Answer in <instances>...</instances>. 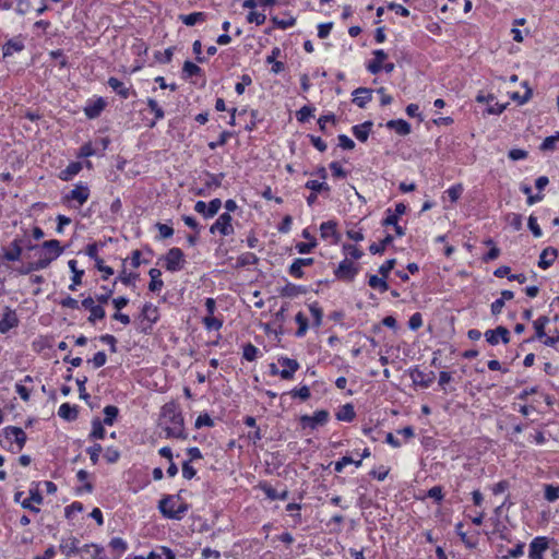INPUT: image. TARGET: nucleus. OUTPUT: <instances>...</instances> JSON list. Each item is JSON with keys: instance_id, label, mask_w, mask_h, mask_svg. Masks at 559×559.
<instances>
[{"instance_id": "obj_1", "label": "nucleus", "mask_w": 559, "mask_h": 559, "mask_svg": "<svg viewBox=\"0 0 559 559\" xmlns=\"http://www.w3.org/2000/svg\"><path fill=\"white\" fill-rule=\"evenodd\" d=\"M160 416L166 418L171 426L165 428L166 438L186 440L188 433L185 428V418L175 401L164 404L160 408Z\"/></svg>"}, {"instance_id": "obj_2", "label": "nucleus", "mask_w": 559, "mask_h": 559, "mask_svg": "<svg viewBox=\"0 0 559 559\" xmlns=\"http://www.w3.org/2000/svg\"><path fill=\"white\" fill-rule=\"evenodd\" d=\"M27 441V436L21 427L7 426L0 435V445L12 452L21 451Z\"/></svg>"}, {"instance_id": "obj_3", "label": "nucleus", "mask_w": 559, "mask_h": 559, "mask_svg": "<svg viewBox=\"0 0 559 559\" xmlns=\"http://www.w3.org/2000/svg\"><path fill=\"white\" fill-rule=\"evenodd\" d=\"M157 508L165 519L180 521L183 514L189 510L190 504L181 502L177 509H175L174 497H162Z\"/></svg>"}, {"instance_id": "obj_4", "label": "nucleus", "mask_w": 559, "mask_h": 559, "mask_svg": "<svg viewBox=\"0 0 559 559\" xmlns=\"http://www.w3.org/2000/svg\"><path fill=\"white\" fill-rule=\"evenodd\" d=\"M330 419V413L326 409H318L312 415H301L299 417V424L302 429L309 428L316 430L328 424Z\"/></svg>"}, {"instance_id": "obj_5", "label": "nucleus", "mask_w": 559, "mask_h": 559, "mask_svg": "<svg viewBox=\"0 0 559 559\" xmlns=\"http://www.w3.org/2000/svg\"><path fill=\"white\" fill-rule=\"evenodd\" d=\"M165 260V269L169 272H178L183 269L185 254L180 248L174 247L168 250Z\"/></svg>"}, {"instance_id": "obj_6", "label": "nucleus", "mask_w": 559, "mask_h": 559, "mask_svg": "<svg viewBox=\"0 0 559 559\" xmlns=\"http://www.w3.org/2000/svg\"><path fill=\"white\" fill-rule=\"evenodd\" d=\"M358 271L359 269L355 266L354 263L348 258H345L343 261L340 262L338 266L334 270V275L336 276V278L341 281L352 282L354 281Z\"/></svg>"}, {"instance_id": "obj_7", "label": "nucleus", "mask_w": 559, "mask_h": 559, "mask_svg": "<svg viewBox=\"0 0 559 559\" xmlns=\"http://www.w3.org/2000/svg\"><path fill=\"white\" fill-rule=\"evenodd\" d=\"M549 543L550 538L547 536L533 538L528 546L530 559H544V554L549 548Z\"/></svg>"}, {"instance_id": "obj_8", "label": "nucleus", "mask_w": 559, "mask_h": 559, "mask_svg": "<svg viewBox=\"0 0 559 559\" xmlns=\"http://www.w3.org/2000/svg\"><path fill=\"white\" fill-rule=\"evenodd\" d=\"M231 221L233 218L229 213L221 214L215 223L210 227V233L213 235L219 233L222 236H229L234 234Z\"/></svg>"}, {"instance_id": "obj_9", "label": "nucleus", "mask_w": 559, "mask_h": 559, "mask_svg": "<svg viewBox=\"0 0 559 559\" xmlns=\"http://www.w3.org/2000/svg\"><path fill=\"white\" fill-rule=\"evenodd\" d=\"M90 198V189L86 183L79 182L69 193L63 197V202L76 201L79 206L83 205Z\"/></svg>"}, {"instance_id": "obj_10", "label": "nucleus", "mask_w": 559, "mask_h": 559, "mask_svg": "<svg viewBox=\"0 0 559 559\" xmlns=\"http://www.w3.org/2000/svg\"><path fill=\"white\" fill-rule=\"evenodd\" d=\"M277 364L282 366L280 377L283 380H290L295 372L299 369V362L296 359L280 357Z\"/></svg>"}, {"instance_id": "obj_11", "label": "nucleus", "mask_w": 559, "mask_h": 559, "mask_svg": "<svg viewBox=\"0 0 559 559\" xmlns=\"http://www.w3.org/2000/svg\"><path fill=\"white\" fill-rule=\"evenodd\" d=\"M509 335H510V333H509L508 329L504 326H501V325L495 330H488L485 333L486 341L491 346H496L499 343V338L502 340L503 344H508Z\"/></svg>"}, {"instance_id": "obj_12", "label": "nucleus", "mask_w": 559, "mask_h": 559, "mask_svg": "<svg viewBox=\"0 0 559 559\" xmlns=\"http://www.w3.org/2000/svg\"><path fill=\"white\" fill-rule=\"evenodd\" d=\"M411 378L415 385L421 388H429L435 381V373L432 371L426 373L418 368H415L411 371Z\"/></svg>"}, {"instance_id": "obj_13", "label": "nucleus", "mask_w": 559, "mask_h": 559, "mask_svg": "<svg viewBox=\"0 0 559 559\" xmlns=\"http://www.w3.org/2000/svg\"><path fill=\"white\" fill-rule=\"evenodd\" d=\"M82 307L91 312L88 321L95 322L96 320H102L105 318V310L100 305H95V301L92 297H87L82 300Z\"/></svg>"}, {"instance_id": "obj_14", "label": "nucleus", "mask_w": 559, "mask_h": 559, "mask_svg": "<svg viewBox=\"0 0 559 559\" xmlns=\"http://www.w3.org/2000/svg\"><path fill=\"white\" fill-rule=\"evenodd\" d=\"M557 257H558V250L556 248H554V247L545 248L539 254L538 266L543 270L549 269L554 264Z\"/></svg>"}, {"instance_id": "obj_15", "label": "nucleus", "mask_w": 559, "mask_h": 559, "mask_svg": "<svg viewBox=\"0 0 559 559\" xmlns=\"http://www.w3.org/2000/svg\"><path fill=\"white\" fill-rule=\"evenodd\" d=\"M455 533L457 534V536L461 538V540L463 542V544L465 545L466 548L468 549H475L478 545V538L477 536L479 535V532H475L474 535H471L468 536L464 531H463V523L460 522L455 525Z\"/></svg>"}, {"instance_id": "obj_16", "label": "nucleus", "mask_w": 559, "mask_h": 559, "mask_svg": "<svg viewBox=\"0 0 559 559\" xmlns=\"http://www.w3.org/2000/svg\"><path fill=\"white\" fill-rule=\"evenodd\" d=\"M24 242V239L15 238L11 245L10 249L4 251L3 259L10 262L19 261L22 254V243Z\"/></svg>"}, {"instance_id": "obj_17", "label": "nucleus", "mask_w": 559, "mask_h": 559, "mask_svg": "<svg viewBox=\"0 0 559 559\" xmlns=\"http://www.w3.org/2000/svg\"><path fill=\"white\" fill-rule=\"evenodd\" d=\"M108 86L118 94L121 98L127 99L131 95V87L126 86L119 79L111 76L107 82Z\"/></svg>"}, {"instance_id": "obj_18", "label": "nucleus", "mask_w": 559, "mask_h": 559, "mask_svg": "<svg viewBox=\"0 0 559 559\" xmlns=\"http://www.w3.org/2000/svg\"><path fill=\"white\" fill-rule=\"evenodd\" d=\"M41 247L47 251V255L44 258L51 259V262L63 252V249L60 246V241L56 239L44 241Z\"/></svg>"}, {"instance_id": "obj_19", "label": "nucleus", "mask_w": 559, "mask_h": 559, "mask_svg": "<svg viewBox=\"0 0 559 559\" xmlns=\"http://www.w3.org/2000/svg\"><path fill=\"white\" fill-rule=\"evenodd\" d=\"M58 415L66 421H74L79 416V407L70 403H63L59 407Z\"/></svg>"}, {"instance_id": "obj_20", "label": "nucleus", "mask_w": 559, "mask_h": 559, "mask_svg": "<svg viewBox=\"0 0 559 559\" xmlns=\"http://www.w3.org/2000/svg\"><path fill=\"white\" fill-rule=\"evenodd\" d=\"M25 48V45L22 39L19 37L9 39L2 46L3 58L12 56L14 52H20Z\"/></svg>"}, {"instance_id": "obj_21", "label": "nucleus", "mask_w": 559, "mask_h": 559, "mask_svg": "<svg viewBox=\"0 0 559 559\" xmlns=\"http://www.w3.org/2000/svg\"><path fill=\"white\" fill-rule=\"evenodd\" d=\"M141 317V323L143 324V322L146 321L147 326L150 328L153 323H155L158 320L157 307L148 302L145 304L142 308Z\"/></svg>"}, {"instance_id": "obj_22", "label": "nucleus", "mask_w": 559, "mask_h": 559, "mask_svg": "<svg viewBox=\"0 0 559 559\" xmlns=\"http://www.w3.org/2000/svg\"><path fill=\"white\" fill-rule=\"evenodd\" d=\"M106 106V102L104 98L99 97L95 102L88 104L84 108V114L90 119H95L100 116L102 111L104 110Z\"/></svg>"}, {"instance_id": "obj_23", "label": "nucleus", "mask_w": 559, "mask_h": 559, "mask_svg": "<svg viewBox=\"0 0 559 559\" xmlns=\"http://www.w3.org/2000/svg\"><path fill=\"white\" fill-rule=\"evenodd\" d=\"M385 126L388 129L394 130L399 135L404 136L412 132L411 124L404 119L389 120Z\"/></svg>"}, {"instance_id": "obj_24", "label": "nucleus", "mask_w": 559, "mask_h": 559, "mask_svg": "<svg viewBox=\"0 0 559 559\" xmlns=\"http://www.w3.org/2000/svg\"><path fill=\"white\" fill-rule=\"evenodd\" d=\"M374 59L369 62L367 69L370 73L377 74L382 70V62L388 58V55L382 49H377L373 51Z\"/></svg>"}, {"instance_id": "obj_25", "label": "nucleus", "mask_w": 559, "mask_h": 559, "mask_svg": "<svg viewBox=\"0 0 559 559\" xmlns=\"http://www.w3.org/2000/svg\"><path fill=\"white\" fill-rule=\"evenodd\" d=\"M79 539L76 537H71L68 540L62 539L59 546V549L67 557H71L80 554L81 549L78 547Z\"/></svg>"}, {"instance_id": "obj_26", "label": "nucleus", "mask_w": 559, "mask_h": 559, "mask_svg": "<svg viewBox=\"0 0 559 559\" xmlns=\"http://www.w3.org/2000/svg\"><path fill=\"white\" fill-rule=\"evenodd\" d=\"M372 126V121L368 120L361 124L354 126L352 128V132L357 140H359L360 142H366L368 140Z\"/></svg>"}, {"instance_id": "obj_27", "label": "nucleus", "mask_w": 559, "mask_h": 559, "mask_svg": "<svg viewBox=\"0 0 559 559\" xmlns=\"http://www.w3.org/2000/svg\"><path fill=\"white\" fill-rule=\"evenodd\" d=\"M353 94L355 95L354 103L359 108H365L366 104L371 100L372 90L368 87H358Z\"/></svg>"}, {"instance_id": "obj_28", "label": "nucleus", "mask_w": 559, "mask_h": 559, "mask_svg": "<svg viewBox=\"0 0 559 559\" xmlns=\"http://www.w3.org/2000/svg\"><path fill=\"white\" fill-rule=\"evenodd\" d=\"M337 223L335 221L323 222L320 225V235L323 239L334 238L336 242L338 240V235L336 233Z\"/></svg>"}, {"instance_id": "obj_29", "label": "nucleus", "mask_w": 559, "mask_h": 559, "mask_svg": "<svg viewBox=\"0 0 559 559\" xmlns=\"http://www.w3.org/2000/svg\"><path fill=\"white\" fill-rule=\"evenodd\" d=\"M335 417L340 421H346L350 423L356 417V412L354 408V405L352 403H347L340 407V409L336 412Z\"/></svg>"}, {"instance_id": "obj_30", "label": "nucleus", "mask_w": 559, "mask_h": 559, "mask_svg": "<svg viewBox=\"0 0 559 559\" xmlns=\"http://www.w3.org/2000/svg\"><path fill=\"white\" fill-rule=\"evenodd\" d=\"M17 324V317L14 311L7 310L0 320V333H5Z\"/></svg>"}, {"instance_id": "obj_31", "label": "nucleus", "mask_w": 559, "mask_h": 559, "mask_svg": "<svg viewBox=\"0 0 559 559\" xmlns=\"http://www.w3.org/2000/svg\"><path fill=\"white\" fill-rule=\"evenodd\" d=\"M104 423L99 417H95L92 420V430L88 435V440H103L106 436V430L104 428Z\"/></svg>"}, {"instance_id": "obj_32", "label": "nucleus", "mask_w": 559, "mask_h": 559, "mask_svg": "<svg viewBox=\"0 0 559 559\" xmlns=\"http://www.w3.org/2000/svg\"><path fill=\"white\" fill-rule=\"evenodd\" d=\"M206 17L207 14L205 12H192L190 14L179 15V20L187 26H194L198 23H202Z\"/></svg>"}, {"instance_id": "obj_33", "label": "nucleus", "mask_w": 559, "mask_h": 559, "mask_svg": "<svg viewBox=\"0 0 559 559\" xmlns=\"http://www.w3.org/2000/svg\"><path fill=\"white\" fill-rule=\"evenodd\" d=\"M82 170V164L80 162H71L59 174V178L62 181L71 180L75 175Z\"/></svg>"}, {"instance_id": "obj_34", "label": "nucleus", "mask_w": 559, "mask_h": 559, "mask_svg": "<svg viewBox=\"0 0 559 559\" xmlns=\"http://www.w3.org/2000/svg\"><path fill=\"white\" fill-rule=\"evenodd\" d=\"M119 408L116 405H107L103 409L104 419L102 420L106 426H112L119 416Z\"/></svg>"}, {"instance_id": "obj_35", "label": "nucleus", "mask_w": 559, "mask_h": 559, "mask_svg": "<svg viewBox=\"0 0 559 559\" xmlns=\"http://www.w3.org/2000/svg\"><path fill=\"white\" fill-rule=\"evenodd\" d=\"M50 263H51V259L40 258L37 261L31 262L25 267L21 269L20 273L21 274H29L31 272H34V271L44 270V269L48 267Z\"/></svg>"}, {"instance_id": "obj_36", "label": "nucleus", "mask_w": 559, "mask_h": 559, "mask_svg": "<svg viewBox=\"0 0 559 559\" xmlns=\"http://www.w3.org/2000/svg\"><path fill=\"white\" fill-rule=\"evenodd\" d=\"M261 488L265 496L271 500H287L288 499V490H284L282 492H278L275 488H273L269 484L261 485Z\"/></svg>"}, {"instance_id": "obj_37", "label": "nucleus", "mask_w": 559, "mask_h": 559, "mask_svg": "<svg viewBox=\"0 0 559 559\" xmlns=\"http://www.w3.org/2000/svg\"><path fill=\"white\" fill-rule=\"evenodd\" d=\"M76 264H78L76 260H70L68 262L69 269L73 273L72 284L69 286L70 290H75L76 289V286L82 283V276L84 275V271L83 270H78Z\"/></svg>"}, {"instance_id": "obj_38", "label": "nucleus", "mask_w": 559, "mask_h": 559, "mask_svg": "<svg viewBox=\"0 0 559 559\" xmlns=\"http://www.w3.org/2000/svg\"><path fill=\"white\" fill-rule=\"evenodd\" d=\"M148 275L151 277V282L148 284V289L151 292H158L162 289L164 283L160 280L162 271L159 269H151L148 271Z\"/></svg>"}, {"instance_id": "obj_39", "label": "nucleus", "mask_w": 559, "mask_h": 559, "mask_svg": "<svg viewBox=\"0 0 559 559\" xmlns=\"http://www.w3.org/2000/svg\"><path fill=\"white\" fill-rule=\"evenodd\" d=\"M306 288L304 286L295 285L293 283H287L282 289L281 295L284 297H296L301 294H306Z\"/></svg>"}, {"instance_id": "obj_40", "label": "nucleus", "mask_w": 559, "mask_h": 559, "mask_svg": "<svg viewBox=\"0 0 559 559\" xmlns=\"http://www.w3.org/2000/svg\"><path fill=\"white\" fill-rule=\"evenodd\" d=\"M146 104H147V107L150 108V110L152 112H154V116H155V120H153L150 123V128H154L155 124H156V120H160V119H163L165 117V111L158 105V103L155 99H153V98H147Z\"/></svg>"}, {"instance_id": "obj_41", "label": "nucleus", "mask_w": 559, "mask_h": 559, "mask_svg": "<svg viewBox=\"0 0 559 559\" xmlns=\"http://www.w3.org/2000/svg\"><path fill=\"white\" fill-rule=\"evenodd\" d=\"M393 242V236L388 234L379 243L373 242L369 246V251L372 254H382L385 248Z\"/></svg>"}, {"instance_id": "obj_42", "label": "nucleus", "mask_w": 559, "mask_h": 559, "mask_svg": "<svg viewBox=\"0 0 559 559\" xmlns=\"http://www.w3.org/2000/svg\"><path fill=\"white\" fill-rule=\"evenodd\" d=\"M305 188L311 190L314 193L326 192L329 193L331 188L325 181L309 180L306 182Z\"/></svg>"}, {"instance_id": "obj_43", "label": "nucleus", "mask_w": 559, "mask_h": 559, "mask_svg": "<svg viewBox=\"0 0 559 559\" xmlns=\"http://www.w3.org/2000/svg\"><path fill=\"white\" fill-rule=\"evenodd\" d=\"M287 394H290L292 397L299 399L301 401H307L311 396V392H310V389H309L308 385H302L300 388H295V389L290 390L289 392H287ZM284 395H286V393H284L282 395V397Z\"/></svg>"}, {"instance_id": "obj_44", "label": "nucleus", "mask_w": 559, "mask_h": 559, "mask_svg": "<svg viewBox=\"0 0 559 559\" xmlns=\"http://www.w3.org/2000/svg\"><path fill=\"white\" fill-rule=\"evenodd\" d=\"M368 285L373 289H378L380 293H384L389 289V285L385 282V278L378 277L377 275L369 276Z\"/></svg>"}, {"instance_id": "obj_45", "label": "nucleus", "mask_w": 559, "mask_h": 559, "mask_svg": "<svg viewBox=\"0 0 559 559\" xmlns=\"http://www.w3.org/2000/svg\"><path fill=\"white\" fill-rule=\"evenodd\" d=\"M522 85L526 88L524 95H521L518 92H514V93L511 94V98L513 100L518 102L520 105H523V104L527 103L530 100V98L532 97V95H533V91L528 86V82L527 81H524L522 83Z\"/></svg>"}, {"instance_id": "obj_46", "label": "nucleus", "mask_w": 559, "mask_h": 559, "mask_svg": "<svg viewBox=\"0 0 559 559\" xmlns=\"http://www.w3.org/2000/svg\"><path fill=\"white\" fill-rule=\"evenodd\" d=\"M544 497L548 502L559 499V485L547 484L544 489Z\"/></svg>"}, {"instance_id": "obj_47", "label": "nucleus", "mask_w": 559, "mask_h": 559, "mask_svg": "<svg viewBox=\"0 0 559 559\" xmlns=\"http://www.w3.org/2000/svg\"><path fill=\"white\" fill-rule=\"evenodd\" d=\"M109 547L114 551H117L118 552L117 557H119L128 549V544L121 537H112L109 542Z\"/></svg>"}, {"instance_id": "obj_48", "label": "nucleus", "mask_w": 559, "mask_h": 559, "mask_svg": "<svg viewBox=\"0 0 559 559\" xmlns=\"http://www.w3.org/2000/svg\"><path fill=\"white\" fill-rule=\"evenodd\" d=\"M258 257L254 253L246 252L238 257L237 259V267H245L250 264H255L258 262Z\"/></svg>"}, {"instance_id": "obj_49", "label": "nucleus", "mask_w": 559, "mask_h": 559, "mask_svg": "<svg viewBox=\"0 0 559 559\" xmlns=\"http://www.w3.org/2000/svg\"><path fill=\"white\" fill-rule=\"evenodd\" d=\"M549 322V319L545 316L543 317H539L535 322H534V329H535V337L537 338H543L544 336H546V333H545V326L546 324Z\"/></svg>"}, {"instance_id": "obj_50", "label": "nucleus", "mask_w": 559, "mask_h": 559, "mask_svg": "<svg viewBox=\"0 0 559 559\" xmlns=\"http://www.w3.org/2000/svg\"><path fill=\"white\" fill-rule=\"evenodd\" d=\"M556 142H559V131L556 134L547 136L539 146L540 151H554L556 150Z\"/></svg>"}, {"instance_id": "obj_51", "label": "nucleus", "mask_w": 559, "mask_h": 559, "mask_svg": "<svg viewBox=\"0 0 559 559\" xmlns=\"http://www.w3.org/2000/svg\"><path fill=\"white\" fill-rule=\"evenodd\" d=\"M295 320L298 324L296 335L300 337V336L305 335V333L308 329V318L302 312H298L295 317Z\"/></svg>"}, {"instance_id": "obj_52", "label": "nucleus", "mask_w": 559, "mask_h": 559, "mask_svg": "<svg viewBox=\"0 0 559 559\" xmlns=\"http://www.w3.org/2000/svg\"><path fill=\"white\" fill-rule=\"evenodd\" d=\"M214 420L211 418V416L207 413L200 414L194 423V427L197 429H201L203 427H214Z\"/></svg>"}, {"instance_id": "obj_53", "label": "nucleus", "mask_w": 559, "mask_h": 559, "mask_svg": "<svg viewBox=\"0 0 559 559\" xmlns=\"http://www.w3.org/2000/svg\"><path fill=\"white\" fill-rule=\"evenodd\" d=\"M205 176L207 178L205 181V186L207 188H212V187L218 188L222 185V180L225 177V174L221 173V174L215 175V174L206 173Z\"/></svg>"}, {"instance_id": "obj_54", "label": "nucleus", "mask_w": 559, "mask_h": 559, "mask_svg": "<svg viewBox=\"0 0 559 559\" xmlns=\"http://www.w3.org/2000/svg\"><path fill=\"white\" fill-rule=\"evenodd\" d=\"M202 69L191 61H185L182 72L187 78L199 75Z\"/></svg>"}, {"instance_id": "obj_55", "label": "nucleus", "mask_w": 559, "mask_h": 559, "mask_svg": "<svg viewBox=\"0 0 559 559\" xmlns=\"http://www.w3.org/2000/svg\"><path fill=\"white\" fill-rule=\"evenodd\" d=\"M105 460L109 464L118 462L120 459V451L115 447H107L104 454Z\"/></svg>"}, {"instance_id": "obj_56", "label": "nucleus", "mask_w": 559, "mask_h": 559, "mask_svg": "<svg viewBox=\"0 0 559 559\" xmlns=\"http://www.w3.org/2000/svg\"><path fill=\"white\" fill-rule=\"evenodd\" d=\"M272 22L276 27L281 29H286L295 25L296 19L293 16H289L288 19H278L277 16H274L272 17Z\"/></svg>"}, {"instance_id": "obj_57", "label": "nucleus", "mask_w": 559, "mask_h": 559, "mask_svg": "<svg viewBox=\"0 0 559 559\" xmlns=\"http://www.w3.org/2000/svg\"><path fill=\"white\" fill-rule=\"evenodd\" d=\"M233 132L230 131H223L219 136H218V140L216 142H210L209 143V147L211 150H215L216 147L218 146H223L227 143V141L233 136Z\"/></svg>"}, {"instance_id": "obj_58", "label": "nucleus", "mask_w": 559, "mask_h": 559, "mask_svg": "<svg viewBox=\"0 0 559 559\" xmlns=\"http://www.w3.org/2000/svg\"><path fill=\"white\" fill-rule=\"evenodd\" d=\"M102 451L103 447L99 443H94L86 449V452L90 454V459L94 465L98 463Z\"/></svg>"}, {"instance_id": "obj_59", "label": "nucleus", "mask_w": 559, "mask_h": 559, "mask_svg": "<svg viewBox=\"0 0 559 559\" xmlns=\"http://www.w3.org/2000/svg\"><path fill=\"white\" fill-rule=\"evenodd\" d=\"M343 250L346 253V255H349L354 260L360 259L364 254L359 248L350 243L343 245Z\"/></svg>"}, {"instance_id": "obj_60", "label": "nucleus", "mask_w": 559, "mask_h": 559, "mask_svg": "<svg viewBox=\"0 0 559 559\" xmlns=\"http://www.w3.org/2000/svg\"><path fill=\"white\" fill-rule=\"evenodd\" d=\"M427 497L435 500L436 503H441L443 500V489L441 486H433L427 491Z\"/></svg>"}, {"instance_id": "obj_61", "label": "nucleus", "mask_w": 559, "mask_h": 559, "mask_svg": "<svg viewBox=\"0 0 559 559\" xmlns=\"http://www.w3.org/2000/svg\"><path fill=\"white\" fill-rule=\"evenodd\" d=\"M203 322L210 331H217L222 326V321L213 314L204 317Z\"/></svg>"}, {"instance_id": "obj_62", "label": "nucleus", "mask_w": 559, "mask_h": 559, "mask_svg": "<svg viewBox=\"0 0 559 559\" xmlns=\"http://www.w3.org/2000/svg\"><path fill=\"white\" fill-rule=\"evenodd\" d=\"M174 56V48L169 47L164 52H155V59L160 63H169Z\"/></svg>"}, {"instance_id": "obj_63", "label": "nucleus", "mask_w": 559, "mask_h": 559, "mask_svg": "<svg viewBox=\"0 0 559 559\" xmlns=\"http://www.w3.org/2000/svg\"><path fill=\"white\" fill-rule=\"evenodd\" d=\"M207 205H209V209L206 211V218H211V217H214L218 213V211L222 206V201H221V199L216 198V199L211 200Z\"/></svg>"}, {"instance_id": "obj_64", "label": "nucleus", "mask_w": 559, "mask_h": 559, "mask_svg": "<svg viewBox=\"0 0 559 559\" xmlns=\"http://www.w3.org/2000/svg\"><path fill=\"white\" fill-rule=\"evenodd\" d=\"M314 108L310 106H304L301 107L297 114V120L300 122L307 121L312 115H313Z\"/></svg>"}]
</instances>
